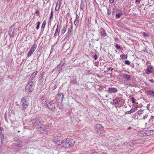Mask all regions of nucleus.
Instances as JSON below:
<instances>
[{
	"label": "nucleus",
	"instance_id": "nucleus-1",
	"mask_svg": "<svg viewBox=\"0 0 154 154\" xmlns=\"http://www.w3.org/2000/svg\"><path fill=\"white\" fill-rule=\"evenodd\" d=\"M74 143L72 139L70 138H66L63 140V144L65 148H70L74 145Z\"/></svg>",
	"mask_w": 154,
	"mask_h": 154
},
{
	"label": "nucleus",
	"instance_id": "nucleus-2",
	"mask_svg": "<svg viewBox=\"0 0 154 154\" xmlns=\"http://www.w3.org/2000/svg\"><path fill=\"white\" fill-rule=\"evenodd\" d=\"M29 99L26 97H24L22 98L20 101V105L21 110H23L26 109L29 105Z\"/></svg>",
	"mask_w": 154,
	"mask_h": 154
},
{
	"label": "nucleus",
	"instance_id": "nucleus-3",
	"mask_svg": "<svg viewBox=\"0 0 154 154\" xmlns=\"http://www.w3.org/2000/svg\"><path fill=\"white\" fill-rule=\"evenodd\" d=\"M34 82L33 81L29 82L26 87V91H28L29 92L32 91L34 88Z\"/></svg>",
	"mask_w": 154,
	"mask_h": 154
},
{
	"label": "nucleus",
	"instance_id": "nucleus-4",
	"mask_svg": "<svg viewBox=\"0 0 154 154\" xmlns=\"http://www.w3.org/2000/svg\"><path fill=\"white\" fill-rule=\"evenodd\" d=\"M14 141V146L15 148L20 149L22 146V142L19 139H16Z\"/></svg>",
	"mask_w": 154,
	"mask_h": 154
},
{
	"label": "nucleus",
	"instance_id": "nucleus-5",
	"mask_svg": "<svg viewBox=\"0 0 154 154\" xmlns=\"http://www.w3.org/2000/svg\"><path fill=\"white\" fill-rule=\"evenodd\" d=\"M32 122L34 125H35V127L37 129L40 128V126L43 125L42 124V122H40L39 119L38 118L34 119Z\"/></svg>",
	"mask_w": 154,
	"mask_h": 154
},
{
	"label": "nucleus",
	"instance_id": "nucleus-6",
	"mask_svg": "<svg viewBox=\"0 0 154 154\" xmlns=\"http://www.w3.org/2000/svg\"><path fill=\"white\" fill-rule=\"evenodd\" d=\"M52 141L55 144L58 145H60L63 143V140L57 137H54L53 138Z\"/></svg>",
	"mask_w": 154,
	"mask_h": 154
},
{
	"label": "nucleus",
	"instance_id": "nucleus-7",
	"mask_svg": "<svg viewBox=\"0 0 154 154\" xmlns=\"http://www.w3.org/2000/svg\"><path fill=\"white\" fill-rule=\"evenodd\" d=\"M96 131L99 134H102L104 130L103 127L101 125L98 124L95 125Z\"/></svg>",
	"mask_w": 154,
	"mask_h": 154
},
{
	"label": "nucleus",
	"instance_id": "nucleus-8",
	"mask_svg": "<svg viewBox=\"0 0 154 154\" xmlns=\"http://www.w3.org/2000/svg\"><path fill=\"white\" fill-rule=\"evenodd\" d=\"M37 47L36 45H33L27 54V56L29 57L35 51Z\"/></svg>",
	"mask_w": 154,
	"mask_h": 154
},
{
	"label": "nucleus",
	"instance_id": "nucleus-9",
	"mask_svg": "<svg viewBox=\"0 0 154 154\" xmlns=\"http://www.w3.org/2000/svg\"><path fill=\"white\" fill-rule=\"evenodd\" d=\"M14 25H12L9 27L8 33L9 36L11 37H13L14 35Z\"/></svg>",
	"mask_w": 154,
	"mask_h": 154
},
{
	"label": "nucleus",
	"instance_id": "nucleus-10",
	"mask_svg": "<svg viewBox=\"0 0 154 154\" xmlns=\"http://www.w3.org/2000/svg\"><path fill=\"white\" fill-rule=\"evenodd\" d=\"M72 29V25L69 29L67 33H66L63 37V41H64L67 38V37L69 35L71 34V33L73 31Z\"/></svg>",
	"mask_w": 154,
	"mask_h": 154
},
{
	"label": "nucleus",
	"instance_id": "nucleus-11",
	"mask_svg": "<svg viewBox=\"0 0 154 154\" xmlns=\"http://www.w3.org/2000/svg\"><path fill=\"white\" fill-rule=\"evenodd\" d=\"M117 91V89L114 87H109L107 91V92L109 94L116 93Z\"/></svg>",
	"mask_w": 154,
	"mask_h": 154
},
{
	"label": "nucleus",
	"instance_id": "nucleus-12",
	"mask_svg": "<svg viewBox=\"0 0 154 154\" xmlns=\"http://www.w3.org/2000/svg\"><path fill=\"white\" fill-rule=\"evenodd\" d=\"M99 32L102 37L106 38L107 36L105 30L102 28H101L99 30Z\"/></svg>",
	"mask_w": 154,
	"mask_h": 154
},
{
	"label": "nucleus",
	"instance_id": "nucleus-13",
	"mask_svg": "<svg viewBox=\"0 0 154 154\" xmlns=\"http://www.w3.org/2000/svg\"><path fill=\"white\" fill-rule=\"evenodd\" d=\"M40 128H38L37 129V130L38 131H39L42 134H47V131L45 130V126L43 125H41V126H40Z\"/></svg>",
	"mask_w": 154,
	"mask_h": 154
},
{
	"label": "nucleus",
	"instance_id": "nucleus-14",
	"mask_svg": "<svg viewBox=\"0 0 154 154\" xmlns=\"http://www.w3.org/2000/svg\"><path fill=\"white\" fill-rule=\"evenodd\" d=\"M64 95L63 93H58L56 97V99L59 100H62L63 99Z\"/></svg>",
	"mask_w": 154,
	"mask_h": 154
},
{
	"label": "nucleus",
	"instance_id": "nucleus-15",
	"mask_svg": "<svg viewBox=\"0 0 154 154\" xmlns=\"http://www.w3.org/2000/svg\"><path fill=\"white\" fill-rule=\"evenodd\" d=\"M47 106L49 109L52 110H54L55 107V104L52 102L49 103L47 104Z\"/></svg>",
	"mask_w": 154,
	"mask_h": 154
},
{
	"label": "nucleus",
	"instance_id": "nucleus-16",
	"mask_svg": "<svg viewBox=\"0 0 154 154\" xmlns=\"http://www.w3.org/2000/svg\"><path fill=\"white\" fill-rule=\"evenodd\" d=\"M79 16L76 14V18L74 21V23L75 25L77 26L79 25Z\"/></svg>",
	"mask_w": 154,
	"mask_h": 154
},
{
	"label": "nucleus",
	"instance_id": "nucleus-17",
	"mask_svg": "<svg viewBox=\"0 0 154 154\" xmlns=\"http://www.w3.org/2000/svg\"><path fill=\"white\" fill-rule=\"evenodd\" d=\"M146 71V73L147 74H149L150 73H151L152 71V69L151 66H147Z\"/></svg>",
	"mask_w": 154,
	"mask_h": 154
},
{
	"label": "nucleus",
	"instance_id": "nucleus-18",
	"mask_svg": "<svg viewBox=\"0 0 154 154\" xmlns=\"http://www.w3.org/2000/svg\"><path fill=\"white\" fill-rule=\"evenodd\" d=\"M120 100V99L119 98L116 97L113 99V103L114 105L118 104L119 103Z\"/></svg>",
	"mask_w": 154,
	"mask_h": 154
},
{
	"label": "nucleus",
	"instance_id": "nucleus-19",
	"mask_svg": "<svg viewBox=\"0 0 154 154\" xmlns=\"http://www.w3.org/2000/svg\"><path fill=\"white\" fill-rule=\"evenodd\" d=\"M123 78L127 81H128L131 78V76L130 75L126 74H124L122 75Z\"/></svg>",
	"mask_w": 154,
	"mask_h": 154
},
{
	"label": "nucleus",
	"instance_id": "nucleus-20",
	"mask_svg": "<svg viewBox=\"0 0 154 154\" xmlns=\"http://www.w3.org/2000/svg\"><path fill=\"white\" fill-rule=\"evenodd\" d=\"M43 74L41 73L40 74L39 77H38V81L39 82V83L41 84H42L43 81Z\"/></svg>",
	"mask_w": 154,
	"mask_h": 154
},
{
	"label": "nucleus",
	"instance_id": "nucleus-21",
	"mask_svg": "<svg viewBox=\"0 0 154 154\" xmlns=\"http://www.w3.org/2000/svg\"><path fill=\"white\" fill-rule=\"evenodd\" d=\"M146 93L148 95L152 96L154 98V91L149 90L147 91Z\"/></svg>",
	"mask_w": 154,
	"mask_h": 154
},
{
	"label": "nucleus",
	"instance_id": "nucleus-22",
	"mask_svg": "<svg viewBox=\"0 0 154 154\" xmlns=\"http://www.w3.org/2000/svg\"><path fill=\"white\" fill-rule=\"evenodd\" d=\"M122 14V12L121 11H119V12L116 13V18H119L121 16Z\"/></svg>",
	"mask_w": 154,
	"mask_h": 154
},
{
	"label": "nucleus",
	"instance_id": "nucleus-23",
	"mask_svg": "<svg viewBox=\"0 0 154 154\" xmlns=\"http://www.w3.org/2000/svg\"><path fill=\"white\" fill-rule=\"evenodd\" d=\"M58 25H57V28L55 30V32L54 33V36H56L57 35L58 32V34H59V31L58 30Z\"/></svg>",
	"mask_w": 154,
	"mask_h": 154
},
{
	"label": "nucleus",
	"instance_id": "nucleus-24",
	"mask_svg": "<svg viewBox=\"0 0 154 154\" xmlns=\"http://www.w3.org/2000/svg\"><path fill=\"white\" fill-rule=\"evenodd\" d=\"M120 57L122 58V59L123 60L127 58V55H123L122 54L120 55Z\"/></svg>",
	"mask_w": 154,
	"mask_h": 154
},
{
	"label": "nucleus",
	"instance_id": "nucleus-25",
	"mask_svg": "<svg viewBox=\"0 0 154 154\" xmlns=\"http://www.w3.org/2000/svg\"><path fill=\"white\" fill-rule=\"evenodd\" d=\"M144 112H144V110L140 109L137 112V114H141L143 113H144Z\"/></svg>",
	"mask_w": 154,
	"mask_h": 154
},
{
	"label": "nucleus",
	"instance_id": "nucleus-26",
	"mask_svg": "<svg viewBox=\"0 0 154 154\" xmlns=\"http://www.w3.org/2000/svg\"><path fill=\"white\" fill-rule=\"evenodd\" d=\"M138 107V105H136V106H133L131 109L133 110V111H134V112L137 110V107Z\"/></svg>",
	"mask_w": 154,
	"mask_h": 154
},
{
	"label": "nucleus",
	"instance_id": "nucleus-27",
	"mask_svg": "<svg viewBox=\"0 0 154 154\" xmlns=\"http://www.w3.org/2000/svg\"><path fill=\"white\" fill-rule=\"evenodd\" d=\"M90 153L91 154H99V153L94 150H91L90 151Z\"/></svg>",
	"mask_w": 154,
	"mask_h": 154
},
{
	"label": "nucleus",
	"instance_id": "nucleus-28",
	"mask_svg": "<svg viewBox=\"0 0 154 154\" xmlns=\"http://www.w3.org/2000/svg\"><path fill=\"white\" fill-rule=\"evenodd\" d=\"M145 115L143 116V119L144 120L146 119L148 116V114L149 113V112H145Z\"/></svg>",
	"mask_w": 154,
	"mask_h": 154
},
{
	"label": "nucleus",
	"instance_id": "nucleus-29",
	"mask_svg": "<svg viewBox=\"0 0 154 154\" xmlns=\"http://www.w3.org/2000/svg\"><path fill=\"white\" fill-rule=\"evenodd\" d=\"M4 138V135L3 133L0 131V139H1L2 140H3Z\"/></svg>",
	"mask_w": 154,
	"mask_h": 154
},
{
	"label": "nucleus",
	"instance_id": "nucleus-30",
	"mask_svg": "<svg viewBox=\"0 0 154 154\" xmlns=\"http://www.w3.org/2000/svg\"><path fill=\"white\" fill-rule=\"evenodd\" d=\"M46 21H43V23H42V26H41V28L42 29H44V28H45V25H46Z\"/></svg>",
	"mask_w": 154,
	"mask_h": 154
},
{
	"label": "nucleus",
	"instance_id": "nucleus-31",
	"mask_svg": "<svg viewBox=\"0 0 154 154\" xmlns=\"http://www.w3.org/2000/svg\"><path fill=\"white\" fill-rule=\"evenodd\" d=\"M131 102L133 103H134L136 105H137V104H138V103H137L136 102L135 99L134 98L132 97L131 98Z\"/></svg>",
	"mask_w": 154,
	"mask_h": 154
},
{
	"label": "nucleus",
	"instance_id": "nucleus-32",
	"mask_svg": "<svg viewBox=\"0 0 154 154\" xmlns=\"http://www.w3.org/2000/svg\"><path fill=\"white\" fill-rule=\"evenodd\" d=\"M66 30V26H64L62 30L61 33L62 34H63L65 32Z\"/></svg>",
	"mask_w": 154,
	"mask_h": 154
},
{
	"label": "nucleus",
	"instance_id": "nucleus-33",
	"mask_svg": "<svg viewBox=\"0 0 154 154\" xmlns=\"http://www.w3.org/2000/svg\"><path fill=\"white\" fill-rule=\"evenodd\" d=\"M107 8V13H108V15H109V14H110L111 13V11L110 10L111 9H110V7H106Z\"/></svg>",
	"mask_w": 154,
	"mask_h": 154
},
{
	"label": "nucleus",
	"instance_id": "nucleus-34",
	"mask_svg": "<svg viewBox=\"0 0 154 154\" xmlns=\"http://www.w3.org/2000/svg\"><path fill=\"white\" fill-rule=\"evenodd\" d=\"M115 47L116 48L118 49L121 48V47L120 45L117 44L115 46Z\"/></svg>",
	"mask_w": 154,
	"mask_h": 154
},
{
	"label": "nucleus",
	"instance_id": "nucleus-35",
	"mask_svg": "<svg viewBox=\"0 0 154 154\" xmlns=\"http://www.w3.org/2000/svg\"><path fill=\"white\" fill-rule=\"evenodd\" d=\"M53 14H53V10L52 9L51 11V15H50V20H51L52 19V18L53 17Z\"/></svg>",
	"mask_w": 154,
	"mask_h": 154
},
{
	"label": "nucleus",
	"instance_id": "nucleus-36",
	"mask_svg": "<svg viewBox=\"0 0 154 154\" xmlns=\"http://www.w3.org/2000/svg\"><path fill=\"white\" fill-rule=\"evenodd\" d=\"M130 62L129 61L127 60L125 61V63L127 65H129L130 64Z\"/></svg>",
	"mask_w": 154,
	"mask_h": 154
},
{
	"label": "nucleus",
	"instance_id": "nucleus-37",
	"mask_svg": "<svg viewBox=\"0 0 154 154\" xmlns=\"http://www.w3.org/2000/svg\"><path fill=\"white\" fill-rule=\"evenodd\" d=\"M40 25V22H38L37 23V25L36 27V29L37 30L39 28V26Z\"/></svg>",
	"mask_w": 154,
	"mask_h": 154
},
{
	"label": "nucleus",
	"instance_id": "nucleus-38",
	"mask_svg": "<svg viewBox=\"0 0 154 154\" xmlns=\"http://www.w3.org/2000/svg\"><path fill=\"white\" fill-rule=\"evenodd\" d=\"M35 77V76H34V75H32L30 78L29 80L30 81H32L33 80Z\"/></svg>",
	"mask_w": 154,
	"mask_h": 154
},
{
	"label": "nucleus",
	"instance_id": "nucleus-39",
	"mask_svg": "<svg viewBox=\"0 0 154 154\" xmlns=\"http://www.w3.org/2000/svg\"><path fill=\"white\" fill-rule=\"evenodd\" d=\"M57 5H58V4L57 3V5H56V8H55V10L56 11H58L59 10V9L60 8V5H59L58 8V9H57Z\"/></svg>",
	"mask_w": 154,
	"mask_h": 154
},
{
	"label": "nucleus",
	"instance_id": "nucleus-40",
	"mask_svg": "<svg viewBox=\"0 0 154 154\" xmlns=\"http://www.w3.org/2000/svg\"><path fill=\"white\" fill-rule=\"evenodd\" d=\"M143 35L145 37H148V34L145 32H143Z\"/></svg>",
	"mask_w": 154,
	"mask_h": 154
},
{
	"label": "nucleus",
	"instance_id": "nucleus-41",
	"mask_svg": "<svg viewBox=\"0 0 154 154\" xmlns=\"http://www.w3.org/2000/svg\"><path fill=\"white\" fill-rule=\"evenodd\" d=\"M38 73L37 71H35L33 72L32 75H34V76H35L37 75Z\"/></svg>",
	"mask_w": 154,
	"mask_h": 154
},
{
	"label": "nucleus",
	"instance_id": "nucleus-42",
	"mask_svg": "<svg viewBox=\"0 0 154 154\" xmlns=\"http://www.w3.org/2000/svg\"><path fill=\"white\" fill-rule=\"evenodd\" d=\"M99 65V62L98 61L95 62L94 63V65L98 67Z\"/></svg>",
	"mask_w": 154,
	"mask_h": 154
},
{
	"label": "nucleus",
	"instance_id": "nucleus-43",
	"mask_svg": "<svg viewBox=\"0 0 154 154\" xmlns=\"http://www.w3.org/2000/svg\"><path fill=\"white\" fill-rule=\"evenodd\" d=\"M3 140H2L1 139H0V148H1V147L2 145V144L3 143Z\"/></svg>",
	"mask_w": 154,
	"mask_h": 154
},
{
	"label": "nucleus",
	"instance_id": "nucleus-44",
	"mask_svg": "<svg viewBox=\"0 0 154 154\" xmlns=\"http://www.w3.org/2000/svg\"><path fill=\"white\" fill-rule=\"evenodd\" d=\"M132 110H131H131H130V111H128V114H131V113L134 112V111H133Z\"/></svg>",
	"mask_w": 154,
	"mask_h": 154
},
{
	"label": "nucleus",
	"instance_id": "nucleus-45",
	"mask_svg": "<svg viewBox=\"0 0 154 154\" xmlns=\"http://www.w3.org/2000/svg\"><path fill=\"white\" fill-rule=\"evenodd\" d=\"M93 58L95 60H97V56L96 54L93 57Z\"/></svg>",
	"mask_w": 154,
	"mask_h": 154
},
{
	"label": "nucleus",
	"instance_id": "nucleus-46",
	"mask_svg": "<svg viewBox=\"0 0 154 154\" xmlns=\"http://www.w3.org/2000/svg\"><path fill=\"white\" fill-rule=\"evenodd\" d=\"M127 85L131 87H132L134 86V85H132V84H127Z\"/></svg>",
	"mask_w": 154,
	"mask_h": 154
},
{
	"label": "nucleus",
	"instance_id": "nucleus-47",
	"mask_svg": "<svg viewBox=\"0 0 154 154\" xmlns=\"http://www.w3.org/2000/svg\"><path fill=\"white\" fill-rule=\"evenodd\" d=\"M107 69L108 70L111 69L112 71L114 69L113 68H112L111 67L108 68Z\"/></svg>",
	"mask_w": 154,
	"mask_h": 154
},
{
	"label": "nucleus",
	"instance_id": "nucleus-48",
	"mask_svg": "<svg viewBox=\"0 0 154 154\" xmlns=\"http://www.w3.org/2000/svg\"><path fill=\"white\" fill-rule=\"evenodd\" d=\"M150 105V103H149V104H148V105H147V109H148V110H149Z\"/></svg>",
	"mask_w": 154,
	"mask_h": 154
},
{
	"label": "nucleus",
	"instance_id": "nucleus-49",
	"mask_svg": "<svg viewBox=\"0 0 154 154\" xmlns=\"http://www.w3.org/2000/svg\"><path fill=\"white\" fill-rule=\"evenodd\" d=\"M141 0H136L135 1V3H140V2Z\"/></svg>",
	"mask_w": 154,
	"mask_h": 154
},
{
	"label": "nucleus",
	"instance_id": "nucleus-50",
	"mask_svg": "<svg viewBox=\"0 0 154 154\" xmlns=\"http://www.w3.org/2000/svg\"><path fill=\"white\" fill-rule=\"evenodd\" d=\"M109 2L111 3H113L114 2V0H109Z\"/></svg>",
	"mask_w": 154,
	"mask_h": 154
},
{
	"label": "nucleus",
	"instance_id": "nucleus-51",
	"mask_svg": "<svg viewBox=\"0 0 154 154\" xmlns=\"http://www.w3.org/2000/svg\"><path fill=\"white\" fill-rule=\"evenodd\" d=\"M149 80L151 82H154V81L153 79H149Z\"/></svg>",
	"mask_w": 154,
	"mask_h": 154
},
{
	"label": "nucleus",
	"instance_id": "nucleus-52",
	"mask_svg": "<svg viewBox=\"0 0 154 154\" xmlns=\"http://www.w3.org/2000/svg\"><path fill=\"white\" fill-rule=\"evenodd\" d=\"M114 39L115 41H117L118 40V38L117 37H115L114 38Z\"/></svg>",
	"mask_w": 154,
	"mask_h": 154
},
{
	"label": "nucleus",
	"instance_id": "nucleus-53",
	"mask_svg": "<svg viewBox=\"0 0 154 154\" xmlns=\"http://www.w3.org/2000/svg\"><path fill=\"white\" fill-rule=\"evenodd\" d=\"M3 129L1 127H0V130L1 131H3Z\"/></svg>",
	"mask_w": 154,
	"mask_h": 154
},
{
	"label": "nucleus",
	"instance_id": "nucleus-54",
	"mask_svg": "<svg viewBox=\"0 0 154 154\" xmlns=\"http://www.w3.org/2000/svg\"><path fill=\"white\" fill-rule=\"evenodd\" d=\"M134 64H133V63H132V64H131V65H130V66H131V67H134Z\"/></svg>",
	"mask_w": 154,
	"mask_h": 154
},
{
	"label": "nucleus",
	"instance_id": "nucleus-55",
	"mask_svg": "<svg viewBox=\"0 0 154 154\" xmlns=\"http://www.w3.org/2000/svg\"><path fill=\"white\" fill-rule=\"evenodd\" d=\"M36 14H37V13L38 14L39 13V12H38V11H36L35 12V13Z\"/></svg>",
	"mask_w": 154,
	"mask_h": 154
},
{
	"label": "nucleus",
	"instance_id": "nucleus-56",
	"mask_svg": "<svg viewBox=\"0 0 154 154\" xmlns=\"http://www.w3.org/2000/svg\"><path fill=\"white\" fill-rule=\"evenodd\" d=\"M131 128V127H129L128 128V129H130Z\"/></svg>",
	"mask_w": 154,
	"mask_h": 154
}]
</instances>
